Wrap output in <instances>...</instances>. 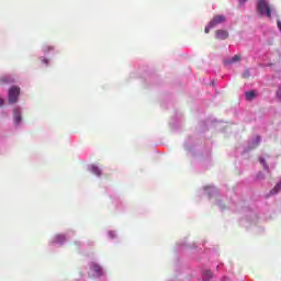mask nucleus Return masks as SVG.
Here are the masks:
<instances>
[{
	"label": "nucleus",
	"instance_id": "1",
	"mask_svg": "<svg viewBox=\"0 0 281 281\" xmlns=\"http://www.w3.org/2000/svg\"><path fill=\"white\" fill-rule=\"evenodd\" d=\"M257 12L261 16H267L268 19H271V7L269 5V2H267V0L257 1Z\"/></svg>",
	"mask_w": 281,
	"mask_h": 281
},
{
	"label": "nucleus",
	"instance_id": "2",
	"mask_svg": "<svg viewBox=\"0 0 281 281\" xmlns=\"http://www.w3.org/2000/svg\"><path fill=\"white\" fill-rule=\"evenodd\" d=\"M19 95H21V88L13 86L9 89V103L16 104L19 102Z\"/></svg>",
	"mask_w": 281,
	"mask_h": 281
},
{
	"label": "nucleus",
	"instance_id": "3",
	"mask_svg": "<svg viewBox=\"0 0 281 281\" xmlns=\"http://www.w3.org/2000/svg\"><path fill=\"white\" fill-rule=\"evenodd\" d=\"M225 21H227V19L225 18V15H215L211 23V27H216V25H220V23H225Z\"/></svg>",
	"mask_w": 281,
	"mask_h": 281
},
{
	"label": "nucleus",
	"instance_id": "4",
	"mask_svg": "<svg viewBox=\"0 0 281 281\" xmlns=\"http://www.w3.org/2000/svg\"><path fill=\"white\" fill-rule=\"evenodd\" d=\"M229 33L227 31L217 30L215 33V38L218 41H225V38H228Z\"/></svg>",
	"mask_w": 281,
	"mask_h": 281
},
{
	"label": "nucleus",
	"instance_id": "5",
	"mask_svg": "<svg viewBox=\"0 0 281 281\" xmlns=\"http://www.w3.org/2000/svg\"><path fill=\"white\" fill-rule=\"evenodd\" d=\"M241 59H243V56H240V54H237L232 58L227 59L225 63L226 65H233V63H240Z\"/></svg>",
	"mask_w": 281,
	"mask_h": 281
},
{
	"label": "nucleus",
	"instance_id": "6",
	"mask_svg": "<svg viewBox=\"0 0 281 281\" xmlns=\"http://www.w3.org/2000/svg\"><path fill=\"white\" fill-rule=\"evenodd\" d=\"M13 117H14V122H15L16 124H21V121H22L23 119L21 117V110H20V109H15V110L13 111Z\"/></svg>",
	"mask_w": 281,
	"mask_h": 281
},
{
	"label": "nucleus",
	"instance_id": "7",
	"mask_svg": "<svg viewBox=\"0 0 281 281\" xmlns=\"http://www.w3.org/2000/svg\"><path fill=\"white\" fill-rule=\"evenodd\" d=\"M90 269L95 273V276H101L102 274V267H100L97 263H92Z\"/></svg>",
	"mask_w": 281,
	"mask_h": 281
},
{
	"label": "nucleus",
	"instance_id": "8",
	"mask_svg": "<svg viewBox=\"0 0 281 281\" xmlns=\"http://www.w3.org/2000/svg\"><path fill=\"white\" fill-rule=\"evenodd\" d=\"M245 95H246V100L248 102H251L252 100L256 99V91L250 90V91L246 92Z\"/></svg>",
	"mask_w": 281,
	"mask_h": 281
},
{
	"label": "nucleus",
	"instance_id": "9",
	"mask_svg": "<svg viewBox=\"0 0 281 281\" xmlns=\"http://www.w3.org/2000/svg\"><path fill=\"white\" fill-rule=\"evenodd\" d=\"M42 50H43L45 54H49V52H54V46L44 44V45L42 46Z\"/></svg>",
	"mask_w": 281,
	"mask_h": 281
},
{
	"label": "nucleus",
	"instance_id": "10",
	"mask_svg": "<svg viewBox=\"0 0 281 281\" xmlns=\"http://www.w3.org/2000/svg\"><path fill=\"white\" fill-rule=\"evenodd\" d=\"M91 172H93V175H97V177H100L102 175V171L100 170V168L95 166L91 167Z\"/></svg>",
	"mask_w": 281,
	"mask_h": 281
},
{
	"label": "nucleus",
	"instance_id": "11",
	"mask_svg": "<svg viewBox=\"0 0 281 281\" xmlns=\"http://www.w3.org/2000/svg\"><path fill=\"white\" fill-rule=\"evenodd\" d=\"M210 280H212V271L205 270L203 281H210Z\"/></svg>",
	"mask_w": 281,
	"mask_h": 281
},
{
	"label": "nucleus",
	"instance_id": "12",
	"mask_svg": "<svg viewBox=\"0 0 281 281\" xmlns=\"http://www.w3.org/2000/svg\"><path fill=\"white\" fill-rule=\"evenodd\" d=\"M65 240H66L65 235H57L55 237V243L63 244V243H65Z\"/></svg>",
	"mask_w": 281,
	"mask_h": 281
},
{
	"label": "nucleus",
	"instance_id": "13",
	"mask_svg": "<svg viewBox=\"0 0 281 281\" xmlns=\"http://www.w3.org/2000/svg\"><path fill=\"white\" fill-rule=\"evenodd\" d=\"M243 78H244V80H251V78H252L251 72H249V71L244 72Z\"/></svg>",
	"mask_w": 281,
	"mask_h": 281
},
{
	"label": "nucleus",
	"instance_id": "14",
	"mask_svg": "<svg viewBox=\"0 0 281 281\" xmlns=\"http://www.w3.org/2000/svg\"><path fill=\"white\" fill-rule=\"evenodd\" d=\"M212 27L214 26H212V23L210 22V24L204 29L205 34H210V30H212Z\"/></svg>",
	"mask_w": 281,
	"mask_h": 281
},
{
	"label": "nucleus",
	"instance_id": "15",
	"mask_svg": "<svg viewBox=\"0 0 281 281\" xmlns=\"http://www.w3.org/2000/svg\"><path fill=\"white\" fill-rule=\"evenodd\" d=\"M43 65H49V59L47 58H41Z\"/></svg>",
	"mask_w": 281,
	"mask_h": 281
},
{
	"label": "nucleus",
	"instance_id": "16",
	"mask_svg": "<svg viewBox=\"0 0 281 281\" xmlns=\"http://www.w3.org/2000/svg\"><path fill=\"white\" fill-rule=\"evenodd\" d=\"M260 164H262V166H265V168H269V167H267V162H265V158H260Z\"/></svg>",
	"mask_w": 281,
	"mask_h": 281
},
{
	"label": "nucleus",
	"instance_id": "17",
	"mask_svg": "<svg viewBox=\"0 0 281 281\" xmlns=\"http://www.w3.org/2000/svg\"><path fill=\"white\" fill-rule=\"evenodd\" d=\"M258 144H260V136L256 137V146H258Z\"/></svg>",
	"mask_w": 281,
	"mask_h": 281
},
{
	"label": "nucleus",
	"instance_id": "18",
	"mask_svg": "<svg viewBox=\"0 0 281 281\" xmlns=\"http://www.w3.org/2000/svg\"><path fill=\"white\" fill-rule=\"evenodd\" d=\"M277 25H278V27H279V30H280V32H281V22L278 21V22H277Z\"/></svg>",
	"mask_w": 281,
	"mask_h": 281
},
{
	"label": "nucleus",
	"instance_id": "19",
	"mask_svg": "<svg viewBox=\"0 0 281 281\" xmlns=\"http://www.w3.org/2000/svg\"><path fill=\"white\" fill-rule=\"evenodd\" d=\"M3 104H4V101L3 99L0 98V106H3Z\"/></svg>",
	"mask_w": 281,
	"mask_h": 281
},
{
	"label": "nucleus",
	"instance_id": "20",
	"mask_svg": "<svg viewBox=\"0 0 281 281\" xmlns=\"http://www.w3.org/2000/svg\"><path fill=\"white\" fill-rule=\"evenodd\" d=\"M247 0H239V3H245Z\"/></svg>",
	"mask_w": 281,
	"mask_h": 281
},
{
	"label": "nucleus",
	"instance_id": "21",
	"mask_svg": "<svg viewBox=\"0 0 281 281\" xmlns=\"http://www.w3.org/2000/svg\"><path fill=\"white\" fill-rule=\"evenodd\" d=\"M2 80V82H8V79H5V78H3V79H1Z\"/></svg>",
	"mask_w": 281,
	"mask_h": 281
}]
</instances>
